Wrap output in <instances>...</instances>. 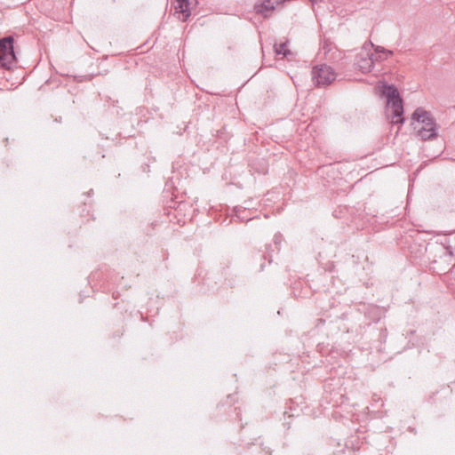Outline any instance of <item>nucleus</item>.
<instances>
[{
  "mask_svg": "<svg viewBox=\"0 0 455 455\" xmlns=\"http://www.w3.org/2000/svg\"><path fill=\"white\" fill-rule=\"evenodd\" d=\"M379 95L386 99L385 112L392 125H397L398 133L401 126L405 123L404 102L397 87L393 84L384 83L379 89Z\"/></svg>",
  "mask_w": 455,
  "mask_h": 455,
  "instance_id": "obj_1",
  "label": "nucleus"
},
{
  "mask_svg": "<svg viewBox=\"0 0 455 455\" xmlns=\"http://www.w3.org/2000/svg\"><path fill=\"white\" fill-rule=\"evenodd\" d=\"M15 39L13 36H4L0 37V68L12 70L18 65L16 55Z\"/></svg>",
  "mask_w": 455,
  "mask_h": 455,
  "instance_id": "obj_2",
  "label": "nucleus"
},
{
  "mask_svg": "<svg viewBox=\"0 0 455 455\" xmlns=\"http://www.w3.org/2000/svg\"><path fill=\"white\" fill-rule=\"evenodd\" d=\"M312 81L317 87L329 85L335 80V73L327 65L315 66L312 69Z\"/></svg>",
  "mask_w": 455,
  "mask_h": 455,
  "instance_id": "obj_3",
  "label": "nucleus"
},
{
  "mask_svg": "<svg viewBox=\"0 0 455 455\" xmlns=\"http://www.w3.org/2000/svg\"><path fill=\"white\" fill-rule=\"evenodd\" d=\"M411 119L423 124L424 125L422 127L435 129V132H437V124L435 118L432 116L430 112L422 108H418L414 110L411 115Z\"/></svg>",
  "mask_w": 455,
  "mask_h": 455,
  "instance_id": "obj_4",
  "label": "nucleus"
},
{
  "mask_svg": "<svg viewBox=\"0 0 455 455\" xmlns=\"http://www.w3.org/2000/svg\"><path fill=\"white\" fill-rule=\"evenodd\" d=\"M276 5L277 4L275 3H267L265 0H260V3L254 4L253 9L257 14L261 15L264 18H268L275 11Z\"/></svg>",
  "mask_w": 455,
  "mask_h": 455,
  "instance_id": "obj_5",
  "label": "nucleus"
},
{
  "mask_svg": "<svg viewBox=\"0 0 455 455\" xmlns=\"http://www.w3.org/2000/svg\"><path fill=\"white\" fill-rule=\"evenodd\" d=\"M177 5L175 6L176 12L179 13V19L185 22L191 15L190 1L176 0Z\"/></svg>",
  "mask_w": 455,
  "mask_h": 455,
  "instance_id": "obj_6",
  "label": "nucleus"
},
{
  "mask_svg": "<svg viewBox=\"0 0 455 455\" xmlns=\"http://www.w3.org/2000/svg\"><path fill=\"white\" fill-rule=\"evenodd\" d=\"M373 54H368L365 58H360L357 61L358 69L363 73H369L374 67V61L377 60V57L374 59Z\"/></svg>",
  "mask_w": 455,
  "mask_h": 455,
  "instance_id": "obj_7",
  "label": "nucleus"
},
{
  "mask_svg": "<svg viewBox=\"0 0 455 455\" xmlns=\"http://www.w3.org/2000/svg\"><path fill=\"white\" fill-rule=\"evenodd\" d=\"M418 136L423 140H433L437 137V132L435 129L421 127L418 131Z\"/></svg>",
  "mask_w": 455,
  "mask_h": 455,
  "instance_id": "obj_8",
  "label": "nucleus"
},
{
  "mask_svg": "<svg viewBox=\"0 0 455 455\" xmlns=\"http://www.w3.org/2000/svg\"><path fill=\"white\" fill-rule=\"evenodd\" d=\"M233 212H234V216L236 217L241 222L248 221V220H251L253 219L247 215L246 207L235 206V207H234Z\"/></svg>",
  "mask_w": 455,
  "mask_h": 455,
  "instance_id": "obj_9",
  "label": "nucleus"
},
{
  "mask_svg": "<svg viewBox=\"0 0 455 455\" xmlns=\"http://www.w3.org/2000/svg\"><path fill=\"white\" fill-rule=\"evenodd\" d=\"M275 52L277 55L287 56L291 54V51L287 48V42L280 43L279 44H275Z\"/></svg>",
  "mask_w": 455,
  "mask_h": 455,
  "instance_id": "obj_10",
  "label": "nucleus"
},
{
  "mask_svg": "<svg viewBox=\"0 0 455 455\" xmlns=\"http://www.w3.org/2000/svg\"><path fill=\"white\" fill-rule=\"evenodd\" d=\"M376 54H379V58L380 59H387L388 56L393 54V52L390 50H387L381 46H376L375 48Z\"/></svg>",
  "mask_w": 455,
  "mask_h": 455,
  "instance_id": "obj_11",
  "label": "nucleus"
},
{
  "mask_svg": "<svg viewBox=\"0 0 455 455\" xmlns=\"http://www.w3.org/2000/svg\"><path fill=\"white\" fill-rule=\"evenodd\" d=\"M272 247H273V245H272V244H267V245H266V251H265V252H264L263 254H260V255H259V258H260L261 259H265V260H266V259H267V260H268V262H269V263H271V262H272V257H271V255L269 254V251H274Z\"/></svg>",
  "mask_w": 455,
  "mask_h": 455,
  "instance_id": "obj_12",
  "label": "nucleus"
},
{
  "mask_svg": "<svg viewBox=\"0 0 455 455\" xmlns=\"http://www.w3.org/2000/svg\"><path fill=\"white\" fill-rule=\"evenodd\" d=\"M90 157L92 158V162H95V161L100 160V158H104V157H105V155L100 154V152L98 150V151L96 152V155H95V156H90Z\"/></svg>",
  "mask_w": 455,
  "mask_h": 455,
  "instance_id": "obj_13",
  "label": "nucleus"
},
{
  "mask_svg": "<svg viewBox=\"0 0 455 455\" xmlns=\"http://www.w3.org/2000/svg\"><path fill=\"white\" fill-rule=\"evenodd\" d=\"M281 242V235L280 234H275V236H274V243H275V247L279 250L278 248V245Z\"/></svg>",
  "mask_w": 455,
  "mask_h": 455,
  "instance_id": "obj_14",
  "label": "nucleus"
},
{
  "mask_svg": "<svg viewBox=\"0 0 455 455\" xmlns=\"http://www.w3.org/2000/svg\"><path fill=\"white\" fill-rule=\"evenodd\" d=\"M265 267V264L264 263H260V266H259V270L262 271Z\"/></svg>",
  "mask_w": 455,
  "mask_h": 455,
  "instance_id": "obj_15",
  "label": "nucleus"
},
{
  "mask_svg": "<svg viewBox=\"0 0 455 455\" xmlns=\"http://www.w3.org/2000/svg\"><path fill=\"white\" fill-rule=\"evenodd\" d=\"M121 335H123V331L118 332V337H120Z\"/></svg>",
  "mask_w": 455,
  "mask_h": 455,
  "instance_id": "obj_16",
  "label": "nucleus"
},
{
  "mask_svg": "<svg viewBox=\"0 0 455 455\" xmlns=\"http://www.w3.org/2000/svg\"><path fill=\"white\" fill-rule=\"evenodd\" d=\"M311 2H317L318 0H310Z\"/></svg>",
  "mask_w": 455,
  "mask_h": 455,
  "instance_id": "obj_17",
  "label": "nucleus"
}]
</instances>
